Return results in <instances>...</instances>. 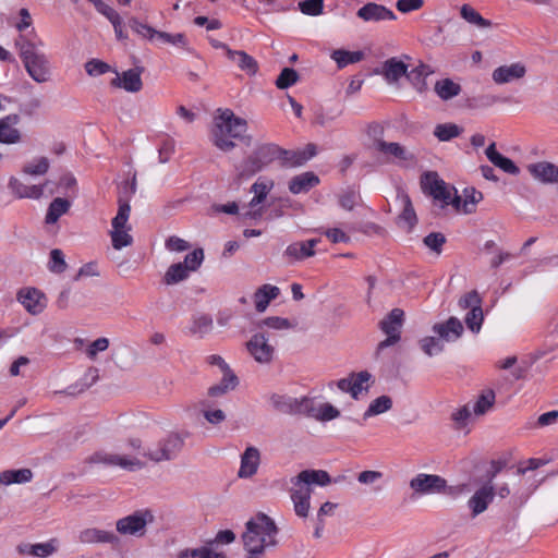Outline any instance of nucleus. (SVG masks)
Listing matches in <instances>:
<instances>
[{"label":"nucleus","mask_w":558,"mask_h":558,"mask_svg":"<svg viewBox=\"0 0 558 558\" xmlns=\"http://www.w3.org/2000/svg\"><path fill=\"white\" fill-rule=\"evenodd\" d=\"M15 48L28 76L38 84L50 81L52 65L49 57L43 51L44 40L35 29L21 34L15 39Z\"/></svg>","instance_id":"nucleus-1"},{"label":"nucleus","mask_w":558,"mask_h":558,"mask_svg":"<svg viewBox=\"0 0 558 558\" xmlns=\"http://www.w3.org/2000/svg\"><path fill=\"white\" fill-rule=\"evenodd\" d=\"M278 529L271 518L265 513H258L245 524V532L242 535L244 549L248 558H259L265 548L277 544L276 536Z\"/></svg>","instance_id":"nucleus-2"},{"label":"nucleus","mask_w":558,"mask_h":558,"mask_svg":"<svg viewBox=\"0 0 558 558\" xmlns=\"http://www.w3.org/2000/svg\"><path fill=\"white\" fill-rule=\"evenodd\" d=\"M330 483V475L324 470H304L293 476L290 497L295 514L300 518H307L311 508L312 485L326 486Z\"/></svg>","instance_id":"nucleus-3"},{"label":"nucleus","mask_w":558,"mask_h":558,"mask_svg":"<svg viewBox=\"0 0 558 558\" xmlns=\"http://www.w3.org/2000/svg\"><path fill=\"white\" fill-rule=\"evenodd\" d=\"M247 131L246 120L235 117L230 109H225L215 118L211 140L223 151L231 150L235 140H242Z\"/></svg>","instance_id":"nucleus-4"},{"label":"nucleus","mask_w":558,"mask_h":558,"mask_svg":"<svg viewBox=\"0 0 558 558\" xmlns=\"http://www.w3.org/2000/svg\"><path fill=\"white\" fill-rule=\"evenodd\" d=\"M289 151L282 150L275 144L260 145L246 160H244L238 168V175L240 178H247L256 172L263 170L277 158L284 160Z\"/></svg>","instance_id":"nucleus-5"},{"label":"nucleus","mask_w":558,"mask_h":558,"mask_svg":"<svg viewBox=\"0 0 558 558\" xmlns=\"http://www.w3.org/2000/svg\"><path fill=\"white\" fill-rule=\"evenodd\" d=\"M404 322V312L401 308H393L383 320L379 323V328L387 336L380 341L376 348V356L388 347L397 344L401 339V329Z\"/></svg>","instance_id":"nucleus-6"},{"label":"nucleus","mask_w":558,"mask_h":558,"mask_svg":"<svg viewBox=\"0 0 558 558\" xmlns=\"http://www.w3.org/2000/svg\"><path fill=\"white\" fill-rule=\"evenodd\" d=\"M246 350L255 362L268 365L275 357L276 344L266 330H257L246 342Z\"/></svg>","instance_id":"nucleus-7"},{"label":"nucleus","mask_w":558,"mask_h":558,"mask_svg":"<svg viewBox=\"0 0 558 558\" xmlns=\"http://www.w3.org/2000/svg\"><path fill=\"white\" fill-rule=\"evenodd\" d=\"M204 259V252L201 246H197L189 253L183 263L171 265L165 274L163 282L166 284H175L186 279L191 271H195Z\"/></svg>","instance_id":"nucleus-8"},{"label":"nucleus","mask_w":558,"mask_h":558,"mask_svg":"<svg viewBox=\"0 0 558 558\" xmlns=\"http://www.w3.org/2000/svg\"><path fill=\"white\" fill-rule=\"evenodd\" d=\"M153 521L154 514L150 510H137L117 520L116 530L121 535L142 537L146 534L147 524Z\"/></svg>","instance_id":"nucleus-9"},{"label":"nucleus","mask_w":558,"mask_h":558,"mask_svg":"<svg viewBox=\"0 0 558 558\" xmlns=\"http://www.w3.org/2000/svg\"><path fill=\"white\" fill-rule=\"evenodd\" d=\"M422 189L430 195L435 201L439 202L441 207L451 205L453 191L447 183L439 178L436 172H427L422 177Z\"/></svg>","instance_id":"nucleus-10"},{"label":"nucleus","mask_w":558,"mask_h":558,"mask_svg":"<svg viewBox=\"0 0 558 558\" xmlns=\"http://www.w3.org/2000/svg\"><path fill=\"white\" fill-rule=\"evenodd\" d=\"M183 446L184 438L179 434L172 433L159 441L156 449H149L143 456L155 462L167 461L175 458Z\"/></svg>","instance_id":"nucleus-11"},{"label":"nucleus","mask_w":558,"mask_h":558,"mask_svg":"<svg viewBox=\"0 0 558 558\" xmlns=\"http://www.w3.org/2000/svg\"><path fill=\"white\" fill-rule=\"evenodd\" d=\"M274 181L266 178H259L251 187V192L254 194L251 199L248 207L250 209L241 214L244 218L257 219L262 217L260 205L265 202L267 195L274 187Z\"/></svg>","instance_id":"nucleus-12"},{"label":"nucleus","mask_w":558,"mask_h":558,"mask_svg":"<svg viewBox=\"0 0 558 558\" xmlns=\"http://www.w3.org/2000/svg\"><path fill=\"white\" fill-rule=\"evenodd\" d=\"M396 204L399 207L396 223L400 229L410 232L417 222L416 213L410 196L403 190L399 189L396 195Z\"/></svg>","instance_id":"nucleus-13"},{"label":"nucleus","mask_w":558,"mask_h":558,"mask_svg":"<svg viewBox=\"0 0 558 558\" xmlns=\"http://www.w3.org/2000/svg\"><path fill=\"white\" fill-rule=\"evenodd\" d=\"M131 206L128 202H120L117 216L112 220V244H131L133 239L128 232L126 223L130 217Z\"/></svg>","instance_id":"nucleus-14"},{"label":"nucleus","mask_w":558,"mask_h":558,"mask_svg":"<svg viewBox=\"0 0 558 558\" xmlns=\"http://www.w3.org/2000/svg\"><path fill=\"white\" fill-rule=\"evenodd\" d=\"M447 486V481L437 474H417L410 481L411 489L418 495L441 493Z\"/></svg>","instance_id":"nucleus-15"},{"label":"nucleus","mask_w":558,"mask_h":558,"mask_svg":"<svg viewBox=\"0 0 558 558\" xmlns=\"http://www.w3.org/2000/svg\"><path fill=\"white\" fill-rule=\"evenodd\" d=\"M90 463H102L109 466H120L124 470L134 471L140 470L144 466V463L136 458H129L126 456H120L108 452H95L89 457Z\"/></svg>","instance_id":"nucleus-16"},{"label":"nucleus","mask_w":558,"mask_h":558,"mask_svg":"<svg viewBox=\"0 0 558 558\" xmlns=\"http://www.w3.org/2000/svg\"><path fill=\"white\" fill-rule=\"evenodd\" d=\"M482 198L483 195L480 191L472 186H468L463 189L462 194L460 195L457 190L453 191L451 206L458 214H471L475 211L476 206Z\"/></svg>","instance_id":"nucleus-17"},{"label":"nucleus","mask_w":558,"mask_h":558,"mask_svg":"<svg viewBox=\"0 0 558 558\" xmlns=\"http://www.w3.org/2000/svg\"><path fill=\"white\" fill-rule=\"evenodd\" d=\"M77 541L85 545L108 544L116 546L120 543V538L114 532L98 527H86L81 530L77 535Z\"/></svg>","instance_id":"nucleus-18"},{"label":"nucleus","mask_w":558,"mask_h":558,"mask_svg":"<svg viewBox=\"0 0 558 558\" xmlns=\"http://www.w3.org/2000/svg\"><path fill=\"white\" fill-rule=\"evenodd\" d=\"M19 301L33 315L40 314L47 306L46 295L36 288L22 289L19 292Z\"/></svg>","instance_id":"nucleus-19"},{"label":"nucleus","mask_w":558,"mask_h":558,"mask_svg":"<svg viewBox=\"0 0 558 558\" xmlns=\"http://www.w3.org/2000/svg\"><path fill=\"white\" fill-rule=\"evenodd\" d=\"M260 465V451L254 446L245 448L241 454L240 468L238 471L239 478H251L253 477Z\"/></svg>","instance_id":"nucleus-20"},{"label":"nucleus","mask_w":558,"mask_h":558,"mask_svg":"<svg viewBox=\"0 0 558 558\" xmlns=\"http://www.w3.org/2000/svg\"><path fill=\"white\" fill-rule=\"evenodd\" d=\"M527 171L532 178L542 184L558 183V166L549 161L530 163Z\"/></svg>","instance_id":"nucleus-21"},{"label":"nucleus","mask_w":558,"mask_h":558,"mask_svg":"<svg viewBox=\"0 0 558 558\" xmlns=\"http://www.w3.org/2000/svg\"><path fill=\"white\" fill-rule=\"evenodd\" d=\"M375 73L381 75L388 84H397L400 78L408 74V64L392 57L387 59Z\"/></svg>","instance_id":"nucleus-22"},{"label":"nucleus","mask_w":558,"mask_h":558,"mask_svg":"<svg viewBox=\"0 0 558 558\" xmlns=\"http://www.w3.org/2000/svg\"><path fill=\"white\" fill-rule=\"evenodd\" d=\"M356 15L364 22L393 21L397 19L396 14L390 9L374 2L366 3L360 8Z\"/></svg>","instance_id":"nucleus-23"},{"label":"nucleus","mask_w":558,"mask_h":558,"mask_svg":"<svg viewBox=\"0 0 558 558\" xmlns=\"http://www.w3.org/2000/svg\"><path fill=\"white\" fill-rule=\"evenodd\" d=\"M494 496L495 490L492 484H485L478 488L468 501L469 508L472 511V515L476 517L483 513L488 508V505L493 501Z\"/></svg>","instance_id":"nucleus-24"},{"label":"nucleus","mask_w":558,"mask_h":558,"mask_svg":"<svg viewBox=\"0 0 558 558\" xmlns=\"http://www.w3.org/2000/svg\"><path fill=\"white\" fill-rule=\"evenodd\" d=\"M526 73L524 64L515 62L498 66L493 71L492 78L496 84H507L522 78Z\"/></svg>","instance_id":"nucleus-25"},{"label":"nucleus","mask_w":558,"mask_h":558,"mask_svg":"<svg viewBox=\"0 0 558 558\" xmlns=\"http://www.w3.org/2000/svg\"><path fill=\"white\" fill-rule=\"evenodd\" d=\"M20 117L17 114H9L0 119V143L16 144L21 142L22 135L17 125Z\"/></svg>","instance_id":"nucleus-26"},{"label":"nucleus","mask_w":558,"mask_h":558,"mask_svg":"<svg viewBox=\"0 0 558 558\" xmlns=\"http://www.w3.org/2000/svg\"><path fill=\"white\" fill-rule=\"evenodd\" d=\"M433 331L446 342L456 341L463 333V325L457 317H450L445 323H437L433 326Z\"/></svg>","instance_id":"nucleus-27"},{"label":"nucleus","mask_w":558,"mask_h":558,"mask_svg":"<svg viewBox=\"0 0 558 558\" xmlns=\"http://www.w3.org/2000/svg\"><path fill=\"white\" fill-rule=\"evenodd\" d=\"M112 85L129 93H137L142 89L143 86L141 71L138 69H130L124 71L112 80Z\"/></svg>","instance_id":"nucleus-28"},{"label":"nucleus","mask_w":558,"mask_h":558,"mask_svg":"<svg viewBox=\"0 0 558 558\" xmlns=\"http://www.w3.org/2000/svg\"><path fill=\"white\" fill-rule=\"evenodd\" d=\"M373 145L377 151L395 161L404 162L412 159V156L398 143H387L383 140H375Z\"/></svg>","instance_id":"nucleus-29"},{"label":"nucleus","mask_w":558,"mask_h":558,"mask_svg":"<svg viewBox=\"0 0 558 558\" xmlns=\"http://www.w3.org/2000/svg\"><path fill=\"white\" fill-rule=\"evenodd\" d=\"M280 294V289L277 286L265 283L260 286L253 294L255 310L258 313H264L270 302L276 300Z\"/></svg>","instance_id":"nucleus-30"},{"label":"nucleus","mask_w":558,"mask_h":558,"mask_svg":"<svg viewBox=\"0 0 558 558\" xmlns=\"http://www.w3.org/2000/svg\"><path fill=\"white\" fill-rule=\"evenodd\" d=\"M228 59L250 76L258 72L257 61L243 50L228 49Z\"/></svg>","instance_id":"nucleus-31"},{"label":"nucleus","mask_w":558,"mask_h":558,"mask_svg":"<svg viewBox=\"0 0 558 558\" xmlns=\"http://www.w3.org/2000/svg\"><path fill=\"white\" fill-rule=\"evenodd\" d=\"M319 178L312 171L303 172L293 177L289 182V191L292 194L307 193L318 185Z\"/></svg>","instance_id":"nucleus-32"},{"label":"nucleus","mask_w":558,"mask_h":558,"mask_svg":"<svg viewBox=\"0 0 558 558\" xmlns=\"http://www.w3.org/2000/svg\"><path fill=\"white\" fill-rule=\"evenodd\" d=\"M485 155L487 159L496 167L510 174H518L519 168L515 163L508 157L501 155L496 149V144L492 143L485 150Z\"/></svg>","instance_id":"nucleus-33"},{"label":"nucleus","mask_w":558,"mask_h":558,"mask_svg":"<svg viewBox=\"0 0 558 558\" xmlns=\"http://www.w3.org/2000/svg\"><path fill=\"white\" fill-rule=\"evenodd\" d=\"M9 186L19 198L38 199L44 194L45 185H27L15 178H11Z\"/></svg>","instance_id":"nucleus-34"},{"label":"nucleus","mask_w":558,"mask_h":558,"mask_svg":"<svg viewBox=\"0 0 558 558\" xmlns=\"http://www.w3.org/2000/svg\"><path fill=\"white\" fill-rule=\"evenodd\" d=\"M33 478V472L31 469H19V470H5L0 473V484H24L31 482Z\"/></svg>","instance_id":"nucleus-35"},{"label":"nucleus","mask_w":558,"mask_h":558,"mask_svg":"<svg viewBox=\"0 0 558 558\" xmlns=\"http://www.w3.org/2000/svg\"><path fill=\"white\" fill-rule=\"evenodd\" d=\"M434 90L441 100H450L461 93V86L451 78H442L435 83Z\"/></svg>","instance_id":"nucleus-36"},{"label":"nucleus","mask_w":558,"mask_h":558,"mask_svg":"<svg viewBox=\"0 0 558 558\" xmlns=\"http://www.w3.org/2000/svg\"><path fill=\"white\" fill-rule=\"evenodd\" d=\"M314 246H287L282 254L283 262L292 265L315 255Z\"/></svg>","instance_id":"nucleus-37"},{"label":"nucleus","mask_w":558,"mask_h":558,"mask_svg":"<svg viewBox=\"0 0 558 558\" xmlns=\"http://www.w3.org/2000/svg\"><path fill=\"white\" fill-rule=\"evenodd\" d=\"M330 58L337 63L339 69H343L349 64L357 63L364 58V53L360 50L349 51L344 49L333 50Z\"/></svg>","instance_id":"nucleus-38"},{"label":"nucleus","mask_w":558,"mask_h":558,"mask_svg":"<svg viewBox=\"0 0 558 558\" xmlns=\"http://www.w3.org/2000/svg\"><path fill=\"white\" fill-rule=\"evenodd\" d=\"M239 380L235 374L232 371H227L226 374H223L220 383L218 385L211 386L208 389V395L211 397H218L221 395H225L229 390L235 389L238 386Z\"/></svg>","instance_id":"nucleus-39"},{"label":"nucleus","mask_w":558,"mask_h":558,"mask_svg":"<svg viewBox=\"0 0 558 558\" xmlns=\"http://www.w3.org/2000/svg\"><path fill=\"white\" fill-rule=\"evenodd\" d=\"M316 155V146L308 144L304 149L296 151H289L288 157L284 158V163L290 167L302 166Z\"/></svg>","instance_id":"nucleus-40"},{"label":"nucleus","mask_w":558,"mask_h":558,"mask_svg":"<svg viewBox=\"0 0 558 558\" xmlns=\"http://www.w3.org/2000/svg\"><path fill=\"white\" fill-rule=\"evenodd\" d=\"M157 40L163 43V44H168V45H171L173 47H177V48H180V49H183L187 52H193L191 46H190V40L187 39V37L185 36V34L183 33H175V34H171V33H166V32H158V36H157Z\"/></svg>","instance_id":"nucleus-41"},{"label":"nucleus","mask_w":558,"mask_h":558,"mask_svg":"<svg viewBox=\"0 0 558 558\" xmlns=\"http://www.w3.org/2000/svg\"><path fill=\"white\" fill-rule=\"evenodd\" d=\"M70 205V202L65 198H54L48 207L46 223L52 225L57 222L58 219L69 210Z\"/></svg>","instance_id":"nucleus-42"},{"label":"nucleus","mask_w":558,"mask_h":558,"mask_svg":"<svg viewBox=\"0 0 558 558\" xmlns=\"http://www.w3.org/2000/svg\"><path fill=\"white\" fill-rule=\"evenodd\" d=\"M460 14L463 20L477 28H488L492 26L490 21L484 19L473 7L463 4L460 9Z\"/></svg>","instance_id":"nucleus-43"},{"label":"nucleus","mask_w":558,"mask_h":558,"mask_svg":"<svg viewBox=\"0 0 558 558\" xmlns=\"http://www.w3.org/2000/svg\"><path fill=\"white\" fill-rule=\"evenodd\" d=\"M179 558H226V554L207 544L199 548L183 550L179 554Z\"/></svg>","instance_id":"nucleus-44"},{"label":"nucleus","mask_w":558,"mask_h":558,"mask_svg":"<svg viewBox=\"0 0 558 558\" xmlns=\"http://www.w3.org/2000/svg\"><path fill=\"white\" fill-rule=\"evenodd\" d=\"M298 398H292L284 395L274 393L270 396L269 401L271 405L279 412L284 414H294V409Z\"/></svg>","instance_id":"nucleus-45"},{"label":"nucleus","mask_w":558,"mask_h":558,"mask_svg":"<svg viewBox=\"0 0 558 558\" xmlns=\"http://www.w3.org/2000/svg\"><path fill=\"white\" fill-rule=\"evenodd\" d=\"M391 408V398L388 396H380L371 402L368 409L363 414V418L367 420L368 417L385 413L389 411Z\"/></svg>","instance_id":"nucleus-46"},{"label":"nucleus","mask_w":558,"mask_h":558,"mask_svg":"<svg viewBox=\"0 0 558 558\" xmlns=\"http://www.w3.org/2000/svg\"><path fill=\"white\" fill-rule=\"evenodd\" d=\"M434 73V69L425 63H420L416 68H414L410 76L413 81V84L418 90H423L426 87L425 80Z\"/></svg>","instance_id":"nucleus-47"},{"label":"nucleus","mask_w":558,"mask_h":558,"mask_svg":"<svg viewBox=\"0 0 558 558\" xmlns=\"http://www.w3.org/2000/svg\"><path fill=\"white\" fill-rule=\"evenodd\" d=\"M293 327L292 323L288 318L279 316H270L262 319L257 328L258 330H265V328L274 330H288Z\"/></svg>","instance_id":"nucleus-48"},{"label":"nucleus","mask_w":558,"mask_h":558,"mask_svg":"<svg viewBox=\"0 0 558 558\" xmlns=\"http://www.w3.org/2000/svg\"><path fill=\"white\" fill-rule=\"evenodd\" d=\"M294 414H302L317 420L318 405H316L314 399L308 397H302L296 400Z\"/></svg>","instance_id":"nucleus-49"},{"label":"nucleus","mask_w":558,"mask_h":558,"mask_svg":"<svg viewBox=\"0 0 558 558\" xmlns=\"http://www.w3.org/2000/svg\"><path fill=\"white\" fill-rule=\"evenodd\" d=\"M461 134V129L454 123L437 124L434 130V135L440 142H448Z\"/></svg>","instance_id":"nucleus-50"},{"label":"nucleus","mask_w":558,"mask_h":558,"mask_svg":"<svg viewBox=\"0 0 558 558\" xmlns=\"http://www.w3.org/2000/svg\"><path fill=\"white\" fill-rule=\"evenodd\" d=\"M444 341L445 340H442L440 337H424L420 340L418 343L420 348L426 355L433 356L444 351Z\"/></svg>","instance_id":"nucleus-51"},{"label":"nucleus","mask_w":558,"mask_h":558,"mask_svg":"<svg viewBox=\"0 0 558 558\" xmlns=\"http://www.w3.org/2000/svg\"><path fill=\"white\" fill-rule=\"evenodd\" d=\"M485 254L489 256L492 268H497L512 258V254L499 250L497 246H485Z\"/></svg>","instance_id":"nucleus-52"},{"label":"nucleus","mask_w":558,"mask_h":558,"mask_svg":"<svg viewBox=\"0 0 558 558\" xmlns=\"http://www.w3.org/2000/svg\"><path fill=\"white\" fill-rule=\"evenodd\" d=\"M464 320L471 331L478 332L484 320L482 305H477L476 307L470 310Z\"/></svg>","instance_id":"nucleus-53"},{"label":"nucleus","mask_w":558,"mask_h":558,"mask_svg":"<svg viewBox=\"0 0 558 558\" xmlns=\"http://www.w3.org/2000/svg\"><path fill=\"white\" fill-rule=\"evenodd\" d=\"M213 329V319L208 315H201L194 318L191 332L203 337Z\"/></svg>","instance_id":"nucleus-54"},{"label":"nucleus","mask_w":558,"mask_h":558,"mask_svg":"<svg viewBox=\"0 0 558 558\" xmlns=\"http://www.w3.org/2000/svg\"><path fill=\"white\" fill-rule=\"evenodd\" d=\"M299 80L298 72L292 68H284L276 80V86L279 89H286L293 86Z\"/></svg>","instance_id":"nucleus-55"},{"label":"nucleus","mask_w":558,"mask_h":558,"mask_svg":"<svg viewBox=\"0 0 558 558\" xmlns=\"http://www.w3.org/2000/svg\"><path fill=\"white\" fill-rule=\"evenodd\" d=\"M351 377H352V398L357 399L359 395L363 390H367V386H364V384H366L371 379L372 375L367 371H362L356 374L353 373L351 375Z\"/></svg>","instance_id":"nucleus-56"},{"label":"nucleus","mask_w":558,"mask_h":558,"mask_svg":"<svg viewBox=\"0 0 558 558\" xmlns=\"http://www.w3.org/2000/svg\"><path fill=\"white\" fill-rule=\"evenodd\" d=\"M49 169V160L46 157H38L24 167V172L29 175H43Z\"/></svg>","instance_id":"nucleus-57"},{"label":"nucleus","mask_w":558,"mask_h":558,"mask_svg":"<svg viewBox=\"0 0 558 558\" xmlns=\"http://www.w3.org/2000/svg\"><path fill=\"white\" fill-rule=\"evenodd\" d=\"M66 266L63 252L59 248L52 250L48 263L49 270L56 274H62L66 269Z\"/></svg>","instance_id":"nucleus-58"},{"label":"nucleus","mask_w":558,"mask_h":558,"mask_svg":"<svg viewBox=\"0 0 558 558\" xmlns=\"http://www.w3.org/2000/svg\"><path fill=\"white\" fill-rule=\"evenodd\" d=\"M495 393L489 390L486 393L480 396L477 401L473 405V412L476 415L485 414L494 404Z\"/></svg>","instance_id":"nucleus-59"},{"label":"nucleus","mask_w":558,"mask_h":558,"mask_svg":"<svg viewBox=\"0 0 558 558\" xmlns=\"http://www.w3.org/2000/svg\"><path fill=\"white\" fill-rule=\"evenodd\" d=\"M300 11L310 16H318L324 11V0H304L299 2Z\"/></svg>","instance_id":"nucleus-60"},{"label":"nucleus","mask_w":558,"mask_h":558,"mask_svg":"<svg viewBox=\"0 0 558 558\" xmlns=\"http://www.w3.org/2000/svg\"><path fill=\"white\" fill-rule=\"evenodd\" d=\"M136 173L134 172L130 181H125L120 185L119 203L122 201L128 202V204H130V199L136 193Z\"/></svg>","instance_id":"nucleus-61"},{"label":"nucleus","mask_w":558,"mask_h":558,"mask_svg":"<svg viewBox=\"0 0 558 558\" xmlns=\"http://www.w3.org/2000/svg\"><path fill=\"white\" fill-rule=\"evenodd\" d=\"M85 70L90 76H99L110 71V65L99 59H92L85 63Z\"/></svg>","instance_id":"nucleus-62"},{"label":"nucleus","mask_w":558,"mask_h":558,"mask_svg":"<svg viewBox=\"0 0 558 558\" xmlns=\"http://www.w3.org/2000/svg\"><path fill=\"white\" fill-rule=\"evenodd\" d=\"M132 29L140 35L141 37L148 39L150 41L157 40L158 32L154 27L149 26L148 24L141 23L137 21H134L132 23Z\"/></svg>","instance_id":"nucleus-63"},{"label":"nucleus","mask_w":558,"mask_h":558,"mask_svg":"<svg viewBox=\"0 0 558 558\" xmlns=\"http://www.w3.org/2000/svg\"><path fill=\"white\" fill-rule=\"evenodd\" d=\"M458 305L461 310H472L477 305H482V298L477 293V291L473 290L465 293L463 296L459 299Z\"/></svg>","instance_id":"nucleus-64"}]
</instances>
